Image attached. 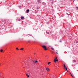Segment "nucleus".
<instances>
[{
	"mask_svg": "<svg viewBox=\"0 0 78 78\" xmlns=\"http://www.w3.org/2000/svg\"><path fill=\"white\" fill-rule=\"evenodd\" d=\"M42 47L43 48H44V50H47V48H46V47L44 45L42 46Z\"/></svg>",
	"mask_w": 78,
	"mask_h": 78,
	"instance_id": "1",
	"label": "nucleus"
},
{
	"mask_svg": "<svg viewBox=\"0 0 78 78\" xmlns=\"http://www.w3.org/2000/svg\"><path fill=\"white\" fill-rule=\"evenodd\" d=\"M37 2H38V3H41V2H42V1L41 0H38L37 1Z\"/></svg>",
	"mask_w": 78,
	"mask_h": 78,
	"instance_id": "2",
	"label": "nucleus"
},
{
	"mask_svg": "<svg viewBox=\"0 0 78 78\" xmlns=\"http://www.w3.org/2000/svg\"><path fill=\"white\" fill-rule=\"evenodd\" d=\"M64 66L65 69H66V70L67 71V67H66V66H65V64H64Z\"/></svg>",
	"mask_w": 78,
	"mask_h": 78,
	"instance_id": "3",
	"label": "nucleus"
},
{
	"mask_svg": "<svg viewBox=\"0 0 78 78\" xmlns=\"http://www.w3.org/2000/svg\"><path fill=\"white\" fill-rule=\"evenodd\" d=\"M54 62H56V61H58V60H56V59H55L54 60Z\"/></svg>",
	"mask_w": 78,
	"mask_h": 78,
	"instance_id": "4",
	"label": "nucleus"
},
{
	"mask_svg": "<svg viewBox=\"0 0 78 78\" xmlns=\"http://www.w3.org/2000/svg\"><path fill=\"white\" fill-rule=\"evenodd\" d=\"M29 11H30V10H29V9L27 10V13H28V12H29Z\"/></svg>",
	"mask_w": 78,
	"mask_h": 78,
	"instance_id": "5",
	"label": "nucleus"
},
{
	"mask_svg": "<svg viewBox=\"0 0 78 78\" xmlns=\"http://www.w3.org/2000/svg\"><path fill=\"white\" fill-rule=\"evenodd\" d=\"M21 19H25V18H24V17H23V16H21Z\"/></svg>",
	"mask_w": 78,
	"mask_h": 78,
	"instance_id": "6",
	"label": "nucleus"
},
{
	"mask_svg": "<svg viewBox=\"0 0 78 78\" xmlns=\"http://www.w3.org/2000/svg\"><path fill=\"white\" fill-rule=\"evenodd\" d=\"M46 69L47 71H48V70H49V69L47 68H46Z\"/></svg>",
	"mask_w": 78,
	"mask_h": 78,
	"instance_id": "7",
	"label": "nucleus"
},
{
	"mask_svg": "<svg viewBox=\"0 0 78 78\" xmlns=\"http://www.w3.org/2000/svg\"><path fill=\"white\" fill-rule=\"evenodd\" d=\"M17 20H18V21H20V19H17Z\"/></svg>",
	"mask_w": 78,
	"mask_h": 78,
	"instance_id": "8",
	"label": "nucleus"
},
{
	"mask_svg": "<svg viewBox=\"0 0 78 78\" xmlns=\"http://www.w3.org/2000/svg\"><path fill=\"white\" fill-rule=\"evenodd\" d=\"M73 62H76V60H73Z\"/></svg>",
	"mask_w": 78,
	"mask_h": 78,
	"instance_id": "9",
	"label": "nucleus"
},
{
	"mask_svg": "<svg viewBox=\"0 0 78 78\" xmlns=\"http://www.w3.org/2000/svg\"><path fill=\"white\" fill-rule=\"evenodd\" d=\"M18 7L19 8H21V6L19 5V6H18Z\"/></svg>",
	"mask_w": 78,
	"mask_h": 78,
	"instance_id": "10",
	"label": "nucleus"
},
{
	"mask_svg": "<svg viewBox=\"0 0 78 78\" xmlns=\"http://www.w3.org/2000/svg\"><path fill=\"white\" fill-rule=\"evenodd\" d=\"M50 62H49L48 63V65H50Z\"/></svg>",
	"mask_w": 78,
	"mask_h": 78,
	"instance_id": "11",
	"label": "nucleus"
},
{
	"mask_svg": "<svg viewBox=\"0 0 78 78\" xmlns=\"http://www.w3.org/2000/svg\"><path fill=\"white\" fill-rule=\"evenodd\" d=\"M51 50H54V48H51Z\"/></svg>",
	"mask_w": 78,
	"mask_h": 78,
	"instance_id": "12",
	"label": "nucleus"
},
{
	"mask_svg": "<svg viewBox=\"0 0 78 78\" xmlns=\"http://www.w3.org/2000/svg\"><path fill=\"white\" fill-rule=\"evenodd\" d=\"M20 50H23V48H21L20 49Z\"/></svg>",
	"mask_w": 78,
	"mask_h": 78,
	"instance_id": "13",
	"label": "nucleus"
},
{
	"mask_svg": "<svg viewBox=\"0 0 78 78\" xmlns=\"http://www.w3.org/2000/svg\"><path fill=\"white\" fill-rule=\"evenodd\" d=\"M76 44H78V41H76Z\"/></svg>",
	"mask_w": 78,
	"mask_h": 78,
	"instance_id": "14",
	"label": "nucleus"
},
{
	"mask_svg": "<svg viewBox=\"0 0 78 78\" xmlns=\"http://www.w3.org/2000/svg\"><path fill=\"white\" fill-rule=\"evenodd\" d=\"M33 62L34 63H35V61H33Z\"/></svg>",
	"mask_w": 78,
	"mask_h": 78,
	"instance_id": "15",
	"label": "nucleus"
},
{
	"mask_svg": "<svg viewBox=\"0 0 78 78\" xmlns=\"http://www.w3.org/2000/svg\"><path fill=\"white\" fill-rule=\"evenodd\" d=\"M37 9H39V8L38 7H37Z\"/></svg>",
	"mask_w": 78,
	"mask_h": 78,
	"instance_id": "16",
	"label": "nucleus"
},
{
	"mask_svg": "<svg viewBox=\"0 0 78 78\" xmlns=\"http://www.w3.org/2000/svg\"><path fill=\"white\" fill-rule=\"evenodd\" d=\"M35 63H36L37 62V61H35Z\"/></svg>",
	"mask_w": 78,
	"mask_h": 78,
	"instance_id": "17",
	"label": "nucleus"
},
{
	"mask_svg": "<svg viewBox=\"0 0 78 78\" xmlns=\"http://www.w3.org/2000/svg\"><path fill=\"white\" fill-rule=\"evenodd\" d=\"M16 50H19V49H18V48H16Z\"/></svg>",
	"mask_w": 78,
	"mask_h": 78,
	"instance_id": "18",
	"label": "nucleus"
},
{
	"mask_svg": "<svg viewBox=\"0 0 78 78\" xmlns=\"http://www.w3.org/2000/svg\"><path fill=\"white\" fill-rule=\"evenodd\" d=\"M1 52H2V51H3V50H1Z\"/></svg>",
	"mask_w": 78,
	"mask_h": 78,
	"instance_id": "19",
	"label": "nucleus"
},
{
	"mask_svg": "<svg viewBox=\"0 0 78 78\" xmlns=\"http://www.w3.org/2000/svg\"><path fill=\"white\" fill-rule=\"evenodd\" d=\"M70 75H71V76H72L73 77V76L72 75V74L71 73H70Z\"/></svg>",
	"mask_w": 78,
	"mask_h": 78,
	"instance_id": "20",
	"label": "nucleus"
},
{
	"mask_svg": "<svg viewBox=\"0 0 78 78\" xmlns=\"http://www.w3.org/2000/svg\"><path fill=\"white\" fill-rule=\"evenodd\" d=\"M51 4H53V2H51Z\"/></svg>",
	"mask_w": 78,
	"mask_h": 78,
	"instance_id": "21",
	"label": "nucleus"
},
{
	"mask_svg": "<svg viewBox=\"0 0 78 78\" xmlns=\"http://www.w3.org/2000/svg\"><path fill=\"white\" fill-rule=\"evenodd\" d=\"M49 32H47V34H49Z\"/></svg>",
	"mask_w": 78,
	"mask_h": 78,
	"instance_id": "22",
	"label": "nucleus"
},
{
	"mask_svg": "<svg viewBox=\"0 0 78 78\" xmlns=\"http://www.w3.org/2000/svg\"><path fill=\"white\" fill-rule=\"evenodd\" d=\"M30 77V76L29 75H28L27 76V77L28 78V77Z\"/></svg>",
	"mask_w": 78,
	"mask_h": 78,
	"instance_id": "23",
	"label": "nucleus"
},
{
	"mask_svg": "<svg viewBox=\"0 0 78 78\" xmlns=\"http://www.w3.org/2000/svg\"><path fill=\"white\" fill-rule=\"evenodd\" d=\"M26 76H28V74H26Z\"/></svg>",
	"mask_w": 78,
	"mask_h": 78,
	"instance_id": "24",
	"label": "nucleus"
},
{
	"mask_svg": "<svg viewBox=\"0 0 78 78\" xmlns=\"http://www.w3.org/2000/svg\"><path fill=\"white\" fill-rule=\"evenodd\" d=\"M56 53H57V54H58V53L57 52H56Z\"/></svg>",
	"mask_w": 78,
	"mask_h": 78,
	"instance_id": "25",
	"label": "nucleus"
},
{
	"mask_svg": "<svg viewBox=\"0 0 78 78\" xmlns=\"http://www.w3.org/2000/svg\"><path fill=\"white\" fill-rule=\"evenodd\" d=\"M60 42H61V41H60Z\"/></svg>",
	"mask_w": 78,
	"mask_h": 78,
	"instance_id": "26",
	"label": "nucleus"
},
{
	"mask_svg": "<svg viewBox=\"0 0 78 78\" xmlns=\"http://www.w3.org/2000/svg\"><path fill=\"white\" fill-rule=\"evenodd\" d=\"M67 15H69L68 14H67Z\"/></svg>",
	"mask_w": 78,
	"mask_h": 78,
	"instance_id": "27",
	"label": "nucleus"
}]
</instances>
